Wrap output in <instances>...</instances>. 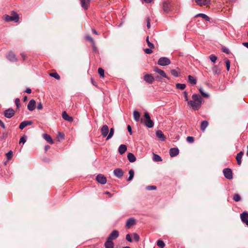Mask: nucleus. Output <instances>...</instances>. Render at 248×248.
<instances>
[{
    "label": "nucleus",
    "mask_w": 248,
    "mask_h": 248,
    "mask_svg": "<svg viewBox=\"0 0 248 248\" xmlns=\"http://www.w3.org/2000/svg\"><path fill=\"white\" fill-rule=\"evenodd\" d=\"M192 100L188 101V105L194 110L199 109L202 105V97L197 94H193L192 96Z\"/></svg>",
    "instance_id": "obj_1"
},
{
    "label": "nucleus",
    "mask_w": 248,
    "mask_h": 248,
    "mask_svg": "<svg viewBox=\"0 0 248 248\" xmlns=\"http://www.w3.org/2000/svg\"><path fill=\"white\" fill-rule=\"evenodd\" d=\"M101 133L103 137H107L106 140H108L113 136L114 129L113 128H111L109 131L108 126L107 125H104L101 128Z\"/></svg>",
    "instance_id": "obj_2"
},
{
    "label": "nucleus",
    "mask_w": 248,
    "mask_h": 248,
    "mask_svg": "<svg viewBox=\"0 0 248 248\" xmlns=\"http://www.w3.org/2000/svg\"><path fill=\"white\" fill-rule=\"evenodd\" d=\"M144 124L148 128H152L154 126V123L151 119L150 116L147 112L144 113Z\"/></svg>",
    "instance_id": "obj_3"
},
{
    "label": "nucleus",
    "mask_w": 248,
    "mask_h": 248,
    "mask_svg": "<svg viewBox=\"0 0 248 248\" xmlns=\"http://www.w3.org/2000/svg\"><path fill=\"white\" fill-rule=\"evenodd\" d=\"M126 239L130 242H138L140 240V236L138 233H128L126 236Z\"/></svg>",
    "instance_id": "obj_4"
},
{
    "label": "nucleus",
    "mask_w": 248,
    "mask_h": 248,
    "mask_svg": "<svg viewBox=\"0 0 248 248\" xmlns=\"http://www.w3.org/2000/svg\"><path fill=\"white\" fill-rule=\"evenodd\" d=\"M18 15L15 12H12V15L8 16L6 15L5 16V20L6 21H15V22H17L18 21Z\"/></svg>",
    "instance_id": "obj_5"
},
{
    "label": "nucleus",
    "mask_w": 248,
    "mask_h": 248,
    "mask_svg": "<svg viewBox=\"0 0 248 248\" xmlns=\"http://www.w3.org/2000/svg\"><path fill=\"white\" fill-rule=\"evenodd\" d=\"M170 63V60L167 57H161L159 59L157 64L161 66H167Z\"/></svg>",
    "instance_id": "obj_6"
},
{
    "label": "nucleus",
    "mask_w": 248,
    "mask_h": 248,
    "mask_svg": "<svg viewBox=\"0 0 248 248\" xmlns=\"http://www.w3.org/2000/svg\"><path fill=\"white\" fill-rule=\"evenodd\" d=\"M143 79L146 83L151 84L154 81L155 78L152 74H146L143 77Z\"/></svg>",
    "instance_id": "obj_7"
},
{
    "label": "nucleus",
    "mask_w": 248,
    "mask_h": 248,
    "mask_svg": "<svg viewBox=\"0 0 248 248\" xmlns=\"http://www.w3.org/2000/svg\"><path fill=\"white\" fill-rule=\"evenodd\" d=\"M240 218L243 223L248 226V212H243L240 214Z\"/></svg>",
    "instance_id": "obj_8"
},
{
    "label": "nucleus",
    "mask_w": 248,
    "mask_h": 248,
    "mask_svg": "<svg viewBox=\"0 0 248 248\" xmlns=\"http://www.w3.org/2000/svg\"><path fill=\"white\" fill-rule=\"evenodd\" d=\"M224 176L228 179L232 178V170L229 168H226L223 170Z\"/></svg>",
    "instance_id": "obj_9"
},
{
    "label": "nucleus",
    "mask_w": 248,
    "mask_h": 248,
    "mask_svg": "<svg viewBox=\"0 0 248 248\" xmlns=\"http://www.w3.org/2000/svg\"><path fill=\"white\" fill-rule=\"evenodd\" d=\"M15 112L12 108H9L5 110L4 112V114L7 118H11L15 115Z\"/></svg>",
    "instance_id": "obj_10"
},
{
    "label": "nucleus",
    "mask_w": 248,
    "mask_h": 248,
    "mask_svg": "<svg viewBox=\"0 0 248 248\" xmlns=\"http://www.w3.org/2000/svg\"><path fill=\"white\" fill-rule=\"evenodd\" d=\"M96 179L99 183L102 185H104L107 183L106 178L101 174L97 175Z\"/></svg>",
    "instance_id": "obj_11"
},
{
    "label": "nucleus",
    "mask_w": 248,
    "mask_h": 248,
    "mask_svg": "<svg viewBox=\"0 0 248 248\" xmlns=\"http://www.w3.org/2000/svg\"><path fill=\"white\" fill-rule=\"evenodd\" d=\"M154 71L155 72H156V73L158 74L161 77H162L163 78H166L168 79H169V78L168 77V76L166 74L165 72L163 70L159 69L158 67H155Z\"/></svg>",
    "instance_id": "obj_12"
},
{
    "label": "nucleus",
    "mask_w": 248,
    "mask_h": 248,
    "mask_svg": "<svg viewBox=\"0 0 248 248\" xmlns=\"http://www.w3.org/2000/svg\"><path fill=\"white\" fill-rule=\"evenodd\" d=\"M113 173L114 175L117 178H120L123 177L124 172L121 169L117 168L114 170Z\"/></svg>",
    "instance_id": "obj_13"
},
{
    "label": "nucleus",
    "mask_w": 248,
    "mask_h": 248,
    "mask_svg": "<svg viewBox=\"0 0 248 248\" xmlns=\"http://www.w3.org/2000/svg\"><path fill=\"white\" fill-rule=\"evenodd\" d=\"M36 102L33 99L31 100L27 106L28 109L30 111H33L35 108Z\"/></svg>",
    "instance_id": "obj_14"
},
{
    "label": "nucleus",
    "mask_w": 248,
    "mask_h": 248,
    "mask_svg": "<svg viewBox=\"0 0 248 248\" xmlns=\"http://www.w3.org/2000/svg\"><path fill=\"white\" fill-rule=\"evenodd\" d=\"M135 223H136V220L134 218H129L126 222L125 227L126 228H128V229L130 228L132 226L134 225L135 224Z\"/></svg>",
    "instance_id": "obj_15"
},
{
    "label": "nucleus",
    "mask_w": 248,
    "mask_h": 248,
    "mask_svg": "<svg viewBox=\"0 0 248 248\" xmlns=\"http://www.w3.org/2000/svg\"><path fill=\"white\" fill-rule=\"evenodd\" d=\"M199 6L207 5L211 3V0H195Z\"/></svg>",
    "instance_id": "obj_16"
},
{
    "label": "nucleus",
    "mask_w": 248,
    "mask_h": 248,
    "mask_svg": "<svg viewBox=\"0 0 248 248\" xmlns=\"http://www.w3.org/2000/svg\"><path fill=\"white\" fill-rule=\"evenodd\" d=\"M179 151L177 148H171L170 150V155L171 157H174L179 154Z\"/></svg>",
    "instance_id": "obj_17"
},
{
    "label": "nucleus",
    "mask_w": 248,
    "mask_h": 248,
    "mask_svg": "<svg viewBox=\"0 0 248 248\" xmlns=\"http://www.w3.org/2000/svg\"><path fill=\"white\" fill-rule=\"evenodd\" d=\"M32 124L31 121H25L20 123L19 128L23 129L26 126L31 125Z\"/></svg>",
    "instance_id": "obj_18"
},
{
    "label": "nucleus",
    "mask_w": 248,
    "mask_h": 248,
    "mask_svg": "<svg viewBox=\"0 0 248 248\" xmlns=\"http://www.w3.org/2000/svg\"><path fill=\"white\" fill-rule=\"evenodd\" d=\"M90 0H80V3L82 7L86 10L88 8Z\"/></svg>",
    "instance_id": "obj_19"
},
{
    "label": "nucleus",
    "mask_w": 248,
    "mask_h": 248,
    "mask_svg": "<svg viewBox=\"0 0 248 248\" xmlns=\"http://www.w3.org/2000/svg\"><path fill=\"white\" fill-rule=\"evenodd\" d=\"M7 58L9 61L12 62H16L17 61L15 54L12 52H10L8 53V54L7 56Z\"/></svg>",
    "instance_id": "obj_20"
},
{
    "label": "nucleus",
    "mask_w": 248,
    "mask_h": 248,
    "mask_svg": "<svg viewBox=\"0 0 248 248\" xmlns=\"http://www.w3.org/2000/svg\"><path fill=\"white\" fill-rule=\"evenodd\" d=\"M62 118L69 122H72L73 121V119L72 117L69 116L66 113V111H63L62 113Z\"/></svg>",
    "instance_id": "obj_21"
},
{
    "label": "nucleus",
    "mask_w": 248,
    "mask_h": 248,
    "mask_svg": "<svg viewBox=\"0 0 248 248\" xmlns=\"http://www.w3.org/2000/svg\"><path fill=\"white\" fill-rule=\"evenodd\" d=\"M156 137L159 139V140L161 141H164L165 140V137L164 135V134L161 130H157L156 132Z\"/></svg>",
    "instance_id": "obj_22"
},
{
    "label": "nucleus",
    "mask_w": 248,
    "mask_h": 248,
    "mask_svg": "<svg viewBox=\"0 0 248 248\" xmlns=\"http://www.w3.org/2000/svg\"><path fill=\"white\" fill-rule=\"evenodd\" d=\"M243 154L244 153L242 151H241L236 155V159L237 161V164L239 166L241 164V159L242 158Z\"/></svg>",
    "instance_id": "obj_23"
},
{
    "label": "nucleus",
    "mask_w": 248,
    "mask_h": 248,
    "mask_svg": "<svg viewBox=\"0 0 248 248\" xmlns=\"http://www.w3.org/2000/svg\"><path fill=\"white\" fill-rule=\"evenodd\" d=\"M126 150H127L126 146L124 144H121L119 147L118 151H119V153L121 155H122L125 152Z\"/></svg>",
    "instance_id": "obj_24"
},
{
    "label": "nucleus",
    "mask_w": 248,
    "mask_h": 248,
    "mask_svg": "<svg viewBox=\"0 0 248 248\" xmlns=\"http://www.w3.org/2000/svg\"><path fill=\"white\" fill-rule=\"evenodd\" d=\"M43 138L44 139L46 140L48 143L50 144H53L54 143L53 140L51 138L50 136L47 134H44L43 135Z\"/></svg>",
    "instance_id": "obj_25"
},
{
    "label": "nucleus",
    "mask_w": 248,
    "mask_h": 248,
    "mask_svg": "<svg viewBox=\"0 0 248 248\" xmlns=\"http://www.w3.org/2000/svg\"><path fill=\"white\" fill-rule=\"evenodd\" d=\"M127 158L129 161L132 163L135 162L136 160L135 156L131 153H129L127 154Z\"/></svg>",
    "instance_id": "obj_26"
},
{
    "label": "nucleus",
    "mask_w": 248,
    "mask_h": 248,
    "mask_svg": "<svg viewBox=\"0 0 248 248\" xmlns=\"http://www.w3.org/2000/svg\"><path fill=\"white\" fill-rule=\"evenodd\" d=\"M104 246L106 248H114V244L112 241H110L108 239L105 243Z\"/></svg>",
    "instance_id": "obj_27"
},
{
    "label": "nucleus",
    "mask_w": 248,
    "mask_h": 248,
    "mask_svg": "<svg viewBox=\"0 0 248 248\" xmlns=\"http://www.w3.org/2000/svg\"><path fill=\"white\" fill-rule=\"evenodd\" d=\"M188 81L189 82V83L192 85H195L197 83V79L192 76H190V75H189L188 76Z\"/></svg>",
    "instance_id": "obj_28"
},
{
    "label": "nucleus",
    "mask_w": 248,
    "mask_h": 248,
    "mask_svg": "<svg viewBox=\"0 0 248 248\" xmlns=\"http://www.w3.org/2000/svg\"><path fill=\"white\" fill-rule=\"evenodd\" d=\"M133 117L136 122H139L140 117V113L138 111L134 110L133 111Z\"/></svg>",
    "instance_id": "obj_29"
},
{
    "label": "nucleus",
    "mask_w": 248,
    "mask_h": 248,
    "mask_svg": "<svg viewBox=\"0 0 248 248\" xmlns=\"http://www.w3.org/2000/svg\"><path fill=\"white\" fill-rule=\"evenodd\" d=\"M208 125V123L207 121H203L202 122L201 124V129L202 131H204Z\"/></svg>",
    "instance_id": "obj_30"
},
{
    "label": "nucleus",
    "mask_w": 248,
    "mask_h": 248,
    "mask_svg": "<svg viewBox=\"0 0 248 248\" xmlns=\"http://www.w3.org/2000/svg\"><path fill=\"white\" fill-rule=\"evenodd\" d=\"M196 17H202V18L205 19L206 21H209L210 20V18L204 14H198L196 16Z\"/></svg>",
    "instance_id": "obj_31"
},
{
    "label": "nucleus",
    "mask_w": 248,
    "mask_h": 248,
    "mask_svg": "<svg viewBox=\"0 0 248 248\" xmlns=\"http://www.w3.org/2000/svg\"><path fill=\"white\" fill-rule=\"evenodd\" d=\"M118 236V233H111V234L109 235L108 238V240L112 241V240L115 239L117 238Z\"/></svg>",
    "instance_id": "obj_32"
},
{
    "label": "nucleus",
    "mask_w": 248,
    "mask_h": 248,
    "mask_svg": "<svg viewBox=\"0 0 248 248\" xmlns=\"http://www.w3.org/2000/svg\"><path fill=\"white\" fill-rule=\"evenodd\" d=\"M129 177L127 179V181H130L131 180H132L134 177V170H130L129 171Z\"/></svg>",
    "instance_id": "obj_33"
},
{
    "label": "nucleus",
    "mask_w": 248,
    "mask_h": 248,
    "mask_svg": "<svg viewBox=\"0 0 248 248\" xmlns=\"http://www.w3.org/2000/svg\"><path fill=\"white\" fill-rule=\"evenodd\" d=\"M153 160L155 162H159L162 160V159L158 155L154 154Z\"/></svg>",
    "instance_id": "obj_34"
},
{
    "label": "nucleus",
    "mask_w": 248,
    "mask_h": 248,
    "mask_svg": "<svg viewBox=\"0 0 248 248\" xmlns=\"http://www.w3.org/2000/svg\"><path fill=\"white\" fill-rule=\"evenodd\" d=\"M186 86L185 84H181V83H177L176 84V87L177 89H180V90H184L185 89Z\"/></svg>",
    "instance_id": "obj_35"
},
{
    "label": "nucleus",
    "mask_w": 248,
    "mask_h": 248,
    "mask_svg": "<svg viewBox=\"0 0 248 248\" xmlns=\"http://www.w3.org/2000/svg\"><path fill=\"white\" fill-rule=\"evenodd\" d=\"M146 41L147 43L148 46H149V48H154V45L152 43H151L149 41V36H147L146 37Z\"/></svg>",
    "instance_id": "obj_36"
},
{
    "label": "nucleus",
    "mask_w": 248,
    "mask_h": 248,
    "mask_svg": "<svg viewBox=\"0 0 248 248\" xmlns=\"http://www.w3.org/2000/svg\"><path fill=\"white\" fill-rule=\"evenodd\" d=\"M233 200L236 202H239L241 200L240 196L238 194H235L233 195Z\"/></svg>",
    "instance_id": "obj_37"
},
{
    "label": "nucleus",
    "mask_w": 248,
    "mask_h": 248,
    "mask_svg": "<svg viewBox=\"0 0 248 248\" xmlns=\"http://www.w3.org/2000/svg\"><path fill=\"white\" fill-rule=\"evenodd\" d=\"M199 92H200V93H201L203 97L206 98L209 97V94L207 93H204L202 88H200L199 89Z\"/></svg>",
    "instance_id": "obj_38"
},
{
    "label": "nucleus",
    "mask_w": 248,
    "mask_h": 248,
    "mask_svg": "<svg viewBox=\"0 0 248 248\" xmlns=\"http://www.w3.org/2000/svg\"><path fill=\"white\" fill-rule=\"evenodd\" d=\"M157 245L161 248H164L165 245L164 242L161 240H158L157 242Z\"/></svg>",
    "instance_id": "obj_39"
},
{
    "label": "nucleus",
    "mask_w": 248,
    "mask_h": 248,
    "mask_svg": "<svg viewBox=\"0 0 248 248\" xmlns=\"http://www.w3.org/2000/svg\"><path fill=\"white\" fill-rule=\"evenodd\" d=\"M50 77H53L57 79H60V77L57 73H49Z\"/></svg>",
    "instance_id": "obj_40"
},
{
    "label": "nucleus",
    "mask_w": 248,
    "mask_h": 248,
    "mask_svg": "<svg viewBox=\"0 0 248 248\" xmlns=\"http://www.w3.org/2000/svg\"><path fill=\"white\" fill-rule=\"evenodd\" d=\"M213 71L215 74H218L220 73V70L217 66H214L213 68Z\"/></svg>",
    "instance_id": "obj_41"
},
{
    "label": "nucleus",
    "mask_w": 248,
    "mask_h": 248,
    "mask_svg": "<svg viewBox=\"0 0 248 248\" xmlns=\"http://www.w3.org/2000/svg\"><path fill=\"white\" fill-rule=\"evenodd\" d=\"M209 58H210V60H211V61L214 63H215L217 60V57L215 55H211L209 56Z\"/></svg>",
    "instance_id": "obj_42"
},
{
    "label": "nucleus",
    "mask_w": 248,
    "mask_h": 248,
    "mask_svg": "<svg viewBox=\"0 0 248 248\" xmlns=\"http://www.w3.org/2000/svg\"><path fill=\"white\" fill-rule=\"evenodd\" d=\"M98 72L99 74L100 75V76L101 77H102V78L104 77V70L102 68H99L98 69Z\"/></svg>",
    "instance_id": "obj_43"
},
{
    "label": "nucleus",
    "mask_w": 248,
    "mask_h": 248,
    "mask_svg": "<svg viewBox=\"0 0 248 248\" xmlns=\"http://www.w3.org/2000/svg\"><path fill=\"white\" fill-rule=\"evenodd\" d=\"M170 73L172 75H173L175 77H178V73L177 71L175 69H172L170 70Z\"/></svg>",
    "instance_id": "obj_44"
},
{
    "label": "nucleus",
    "mask_w": 248,
    "mask_h": 248,
    "mask_svg": "<svg viewBox=\"0 0 248 248\" xmlns=\"http://www.w3.org/2000/svg\"><path fill=\"white\" fill-rule=\"evenodd\" d=\"M186 141L189 143H193L194 141V138L193 137L188 136L186 138Z\"/></svg>",
    "instance_id": "obj_45"
},
{
    "label": "nucleus",
    "mask_w": 248,
    "mask_h": 248,
    "mask_svg": "<svg viewBox=\"0 0 248 248\" xmlns=\"http://www.w3.org/2000/svg\"><path fill=\"white\" fill-rule=\"evenodd\" d=\"M12 155H13V152L12 151H10L6 154V157H7V159L9 160L11 159Z\"/></svg>",
    "instance_id": "obj_46"
},
{
    "label": "nucleus",
    "mask_w": 248,
    "mask_h": 248,
    "mask_svg": "<svg viewBox=\"0 0 248 248\" xmlns=\"http://www.w3.org/2000/svg\"><path fill=\"white\" fill-rule=\"evenodd\" d=\"M225 64H226V68H227V71H229L230 70V62L229 60H226L225 61Z\"/></svg>",
    "instance_id": "obj_47"
},
{
    "label": "nucleus",
    "mask_w": 248,
    "mask_h": 248,
    "mask_svg": "<svg viewBox=\"0 0 248 248\" xmlns=\"http://www.w3.org/2000/svg\"><path fill=\"white\" fill-rule=\"evenodd\" d=\"M146 188L148 190H155L156 187L155 186H147Z\"/></svg>",
    "instance_id": "obj_48"
},
{
    "label": "nucleus",
    "mask_w": 248,
    "mask_h": 248,
    "mask_svg": "<svg viewBox=\"0 0 248 248\" xmlns=\"http://www.w3.org/2000/svg\"><path fill=\"white\" fill-rule=\"evenodd\" d=\"M222 50L223 52H224L226 54H229L230 53L229 49L227 47H225V46H223L222 47Z\"/></svg>",
    "instance_id": "obj_49"
},
{
    "label": "nucleus",
    "mask_w": 248,
    "mask_h": 248,
    "mask_svg": "<svg viewBox=\"0 0 248 248\" xmlns=\"http://www.w3.org/2000/svg\"><path fill=\"white\" fill-rule=\"evenodd\" d=\"M152 48H146L144 50V52L146 54H151L153 52V51L152 50Z\"/></svg>",
    "instance_id": "obj_50"
},
{
    "label": "nucleus",
    "mask_w": 248,
    "mask_h": 248,
    "mask_svg": "<svg viewBox=\"0 0 248 248\" xmlns=\"http://www.w3.org/2000/svg\"><path fill=\"white\" fill-rule=\"evenodd\" d=\"M26 141V139L25 137H22L20 138L19 140V144L21 143H22L23 144H24Z\"/></svg>",
    "instance_id": "obj_51"
},
{
    "label": "nucleus",
    "mask_w": 248,
    "mask_h": 248,
    "mask_svg": "<svg viewBox=\"0 0 248 248\" xmlns=\"http://www.w3.org/2000/svg\"><path fill=\"white\" fill-rule=\"evenodd\" d=\"M15 104L17 108H18L20 105V99L19 98H17L15 99Z\"/></svg>",
    "instance_id": "obj_52"
},
{
    "label": "nucleus",
    "mask_w": 248,
    "mask_h": 248,
    "mask_svg": "<svg viewBox=\"0 0 248 248\" xmlns=\"http://www.w3.org/2000/svg\"><path fill=\"white\" fill-rule=\"evenodd\" d=\"M146 20L147 21V27L148 29H149L151 27L150 25V19L149 17H147L146 19Z\"/></svg>",
    "instance_id": "obj_53"
},
{
    "label": "nucleus",
    "mask_w": 248,
    "mask_h": 248,
    "mask_svg": "<svg viewBox=\"0 0 248 248\" xmlns=\"http://www.w3.org/2000/svg\"><path fill=\"white\" fill-rule=\"evenodd\" d=\"M184 95L185 98V100L188 102V101H189L188 99V94L186 91H185L184 92Z\"/></svg>",
    "instance_id": "obj_54"
},
{
    "label": "nucleus",
    "mask_w": 248,
    "mask_h": 248,
    "mask_svg": "<svg viewBox=\"0 0 248 248\" xmlns=\"http://www.w3.org/2000/svg\"><path fill=\"white\" fill-rule=\"evenodd\" d=\"M37 108L38 109H42L43 108V105L41 102L38 104Z\"/></svg>",
    "instance_id": "obj_55"
},
{
    "label": "nucleus",
    "mask_w": 248,
    "mask_h": 248,
    "mask_svg": "<svg viewBox=\"0 0 248 248\" xmlns=\"http://www.w3.org/2000/svg\"><path fill=\"white\" fill-rule=\"evenodd\" d=\"M127 130H128V131L129 132L130 134L132 135V128L130 125H128L127 126Z\"/></svg>",
    "instance_id": "obj_56"
},
{
    "label": "nucleus",
    "mask_w": 248,
    "mask_h": 248,
    "mask_svg": "<svg viewBox=\"0 0 248 248\" xmlns=\"http://www.w3.org/2000/svg\"><path fill=\"white\" fill-rule=\"evenodd\" d=\"M86 38L87 40L90 41L92 43H93V40L90 36H87Z\"/></svg>",
    "instance_id": "obj_57"
},
{
    "label": "nucleus",
    "mask_w": 248,
    "mask_h": 248,
    "mask_svg": "<svg viewBox=\"0 0 248 248\" xmlns=\"http://www.w3.org/2000/svg\"><path fill=\"white\" fill-rule=\"evenodd\" d=\"M167 4L166 2H164L163 4V8L164 11H167L168 9L166 5L167 6Z\"/></svg>",
    "instance_id": "obj_58"
},
{
    "label": "nucleus",
    "mask_w": 248,
    "mask_h": 248,
    "mask_svg": "<svg viewBox=\"0 0 248 248\" xmlns=\"http://www.w3.org/2000/svg\"><path fill=\"white\" fill-rule=\"evenodd\" d=\"M0 125L1 126V127L2 128H3V129H5V124H4L3 123V122L1 120H0Z\"/></svg>",
    "instance_id": "obj_59"
},
{
    "label": "nucleus",
    "mask_w": 248,
    "mask_h": 248,
    "mask_svg": "<svg viewBox=\"0 0 248 248\" xmlns=\"http://www.w3.org/2000/svg\"><path fill=\"white\" fill-rule=\"evenodd\" d=\"M25 92L28 93H31V90L30 88H27L26 91H25Z\"/></svg>",
    "instance_id": "obj_60"
},
{
    "label": "nucleus",
    "mask_w": 248,
    "mask_h": 248,
    "mask_svg": "<svg viewBox=\"0 0 248 248\" xmlns=\"http://www.w3.org/2000/svg\"><path fill=\"white\" fill-rule=\"evenodd\" d=\"M50 148L49 145H46L45 147V151H47L49 148Z\"/></svg>",
    "instance_id": "obj_61"
},
{
    "label": "nucleus",
    "mask_w": 248,
    "mask_h": 248,
    "mask_svg": "<svg viewBox=\"0 0 248 248\" xmlns=\"http://www.w3.org/2000/svg\"><path fill=\"white\" fill-rule=\"evenodd\" d=\"M21 56L24 60H25V59L26 58V56L25 54H24V53H22L21 54Z\"/></svg>",
    "instance_id": "obj_62"
},
{
    "label": "nucleus",
    "mask_w": 248,
    "mask_h": 248,
    "mask_svg": "<svg viewBox=\"0 0 248 248\" xmlns=\"http://www.w3.org/2000/svg\"><path fill=\"white\" fill-rule=\"evenodd\" d=\"M243 45L248 48V42H244L243 43Z\"/></svg>",
    "instance_id": "obj_63"
},
{
    "label": "nucleus",
    "mask_w": 248,
    "mask_h": 248,
    "mask_svg": "<svg viewBox=\"0 0 248 248\" xmlns=\"http://www.w3.org/2000/svg\"><path fill=\"white\" fill-rule=\"evenodd\" d=\"M104 194H107V195H109V197H111V194L108 191H106L104 192Z\"/></svg>",
    "instance_id": "obj_64"
}]
</instances>
